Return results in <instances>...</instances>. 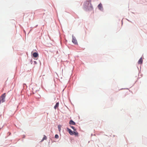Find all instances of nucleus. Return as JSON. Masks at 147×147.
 Wrapping results in <instances>:
<instances>
[{"label":"nucleus","instance_id":"f257e3e1","mask_svg":"<svg viewBox=\"0 0 147 147\" xmlns=\"http://www.w3.org/2000/svg\"><path fill=\"white\" fill-rule=\"evenodd\" d=\"M84 7L86 10H91L93 9V7L90 2L88 1L84 3Z\"/></svg>","mask_w":147,"mask_h":147},{"label":"nucleus","instance_id":"f03ea898","mask_svg":"<svg viewBox=\"0 0 147 147\" xmlns=\"http://www.w3.org/2000/svg\"><path fill=\"white\" fill-rule=\"evenodd\" d=\"M6 96L5 93H4L0 97V103H3L5 101V98Z\"/></svg>","mask_w":147,"mask_h":147},{"label":"nucleus","instance_id":"7ed1b4c3","mask_svg":"<svg viewBox=\"0 0 147 147\" xmlns=\"http://www.w3.org/2000/svg\"><path fill=\"white\" fill-rule=\"evenodd\" d=\"M67 131L71 135L74 134V132L72 131L71 129L69 128H67Z\"/></svg>","mask_w":147,"mask_h":147},{"label":"nucleus","instance_id":"20e7f679","mask_svg":"<svg viewBox=\"0 0 147 147\" xmlns=\"http://www.w3.org/2000/svg\"><path fill=\"white\" fill-rule=\"evenodd\" d=\"M98 8L100 10H102L103 9L102 5L101 3L99 4L98 5Z\"/></svg>","mask_w":147,"mask_h":147},{"label":"nucleus","instance_id":"39448f33","mask_svg":"<svg viewBox=\"0 0 147 147\" xmlns=\"http://www.w3.org/2000/svg\"><path fill=\"white\" fill-rule=\"evenodd\" d=\"M72 42L73 43L75 44L77 43V41L75 38H73Z\"/></svg>","mask_w":147,"mask_h":147},{"label":"nucleus","instance_id":"423d86ee","mask_svg":"<svg viewBox=\"0 0 147 147\" xmlns=\"http://www.w3.org/2000/svg\"><path fill=\"white\" fill-rule=\"evenodd\" d=\"M38 54L36 52L34 53L33 54V56L34 57H38Z\"/></svg>","mask_w":147,"mask_h":147},{"label":"nucleus","instance_id":"0eeeda50","mask_svg":"<svg viewBox=\"0 0 147 147\" xmlns=\"http://www.w3.org/2000/svg\"><path fill=\"white\" fill-rule=\"evenodd\" d=\"M69 123L71 125H75L76 123L75 122H74L72 120H71L69 121Z\"/></svg>","mask_w":147,"mask_h":147},{"label":"nucleus","instance_id":"6e6552de","mask_svg":"<svg viewBox=\"0 0 147 147\" xmlns=\"http://www.w3.org/2000/svg\"><path fill=\"white\" fill-rule=\"evenodd\" d=\"M138 63L139 64H141L142 63V58H141L138 61Z\"/></svg>","mask_w":147,"mask_h":147},{"label":"nucleus","instance_id":"1a4fd4ad","mask_svg":"<svg viewBox=\"0 0 147 147\" xmlns=\"http://www.w3.org/2000/svg\"><path fill=\"white\" fill-rule=\"evenodd\" d=\"M59 102H57L56 103L55 106H54V107L55 109H56V108H57L59 106Z\"/></svg>","mask_w":147,"mask_h":147},{"label":"nucleus","instance_id":"9d476101","mask_svg":"<svg viewBox=\"0 0 147 147\" xmlns=\"http://www.w3.org/2000/svg\"><path fill=\"white\" fill-rule=\"evenodd\" d=\"M47 139V137L45 135H44V137L43 138L42 140H41V142H42L44 140H46Z\"/></svg>","mask_w":147,"mask_h":147},{"label":"nucleus","instance_id":"9b49d317","mask_svg":"<svg viewBox=\"0 0 147 147\" xmlns=\"http://www.w3.org/2000/svg\"><path fill=\"white\" fill-rule=\"evenodd\" d=\"M61 125H58V128L59 131H60V130L61 129Z\"/></svg>","mask_w":147,"mask_h":147},{"label":"nucleus","instance_id":"f8f14e48","mask_svg":"<svg viewBox=\"0 0 147 147\" xmlns=\"http://www.w3.org/2000/svg\"><path fill=\"white\" fill-rule=\"evenodd\" d=\"M73 133H74V134L75 135H77L78 134V133L77 132L74 131Z\"/></svg>","mask_w":147,"mask_h":147},{"label":"nucleus","instance_id":"ddd939ff","mask_svg":"<svg viewBox=\"0 0 147 147\" xmlns=\"http://www.w3.org/2000/svg\"><path fill=\"white\" fill-rule=\"evenodd\" d=\"M55 138L57 139L59 138V136L57 134H56L55 136Z\"/></svg>","mask_w":147,"mask_h":147},{"label":"nucleus","instance_id":"4468645a","mask_svg":"<svg viewBox=\"0 0 147 147\" xmlns=\"http://www.w3.org/2000/svg\"><path fill=\"white\" fill-rule=\"evenodd\" d=\"M71 127L72 129H73L75 131L76 130V129H75V127H74V126H71Z\"/></svg>","mask_w":147,"mask_h":147},{"label":"nucleus","instance_id":"2eb2a0df","mask_svg":"<svg viewBox=\"0 0 147 147\" xmlns=\"http://www.w3.org/2000/svg\"><path fill=\"white\" fill-rule=\"evenodd\" d=\"M34 63L35 64H37V62L36 61H34Z\"/></svg>","mask_w":147,"mask_h":147}]
</instances>
